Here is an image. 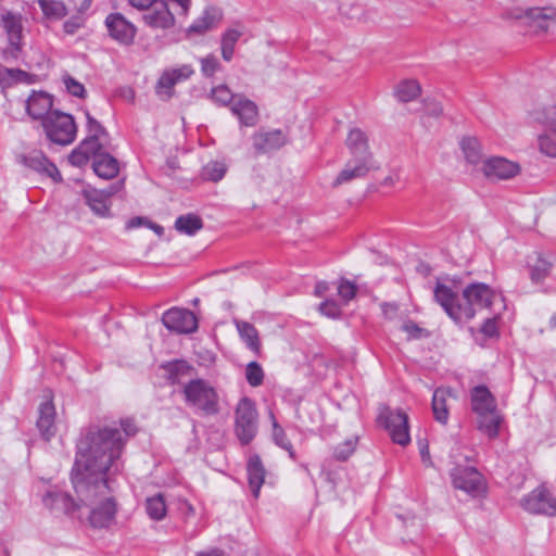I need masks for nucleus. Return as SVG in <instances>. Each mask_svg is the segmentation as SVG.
<instances>
[{"mask_svg":"<svg viewBox=\"0 0 556 556\" xmlns=\"http://www.w3.org/2000/svg\"><path fill=\"white\" fill-rule=\"evenodd\" d=\"M319 311L323 315L337 318L340 315V307L332 300H327L319 305Z\"/></svg>","mask_w":556,"mask_h":556,"instance_id":"3c124183","label":"nucleus"},{"mask_svg":"<svg viewBox=\"0 0 556 556\" xmlns=\"http://www.w3.org/2000/svg\"><path fill=\"white\" fill-rule=\"evenodd\" d=\"M137 432L130 419L116 425H91L77 441L72 483L92 528H109L115 522L117 504L109 485V475L122 468L119 458L126 441Z\"/></svg>","mask_w":556,"mask_h":556,"instance_id":"f257e3e1","label":"nucleus"},{"mask_svg":"<svg viewBox=\"0 0 556 556\" xmlns=\"http://www.w3.org/2000/svg\"><path fill=\"white\" fill-rule=\"evenodd\" d=\"M94 173L104 179H112L118 174V162L108 153L98 154L93 161Z\"/></svg>","mask_w":556,"mask_h":556,"instance_id":"cd10ccee","label":"nucleus"},{"mask_svg":"<svg viewBox=\"0 0 556 556\" xmlns=\"http://www.w3.org/2000/svg\"><path fill=\"white\" fill-rule=\"evenodd\" d=\"M89 159L90 155L85 150H81L80 146H78V148H76L68 156L71 164L75 166H83L87 164Z\"/></svg>","mask_w":556,"mask_h":556,"instance_id":"8fccbe9b","label":"nucleus"},{"mask_svg":"<svg viewBox=\"0 0 556 556\" xmlns=\"http://www.w3.org/2000/svg\"><path fill=\"white\" fill-rule=\"evenodd\" d=\"M18 162L39 174L52 178L53 180H59L61 178L56 166L51 163L41 151L34 150L27 154L20 155Z\"/></svg>","mask_w":556,"mask_h":556,"instance_id":"412c9836","label":"nucleus"},{"mask_svg":"<svg viewBox=\"0 0 556 556\" xmlns=\"http://www.w3.org/2000/svg\"><path fill=\"white\" fill-rule=\"evenodd\" d=\"M453 486L462 490L472 497L480 496L485 490L482 476L473 468L456 466L451 471Z\"/></svg>","mask_w":556,"mask_h":556,"instance_id":"6e6552de","label":"nucleus"},{"mask_svg":"<svg viewBox=\"0 0 556 556\" xmlns=\"http://www.w3.org/2000/svg\"><path fill=\"white\" fill-rule=\"evenodd\" d=\"M471 409L478 417V429L490 439L498 435L502 415L495 397L485 386H476L470 393Z\"/></svg>","mask_w":556,"mask_h":556,"instance_id":"7ed1b4c3","label":"nucleus"},{"mask_svg":"<svg viewBox=\"0 0 556 556\" xmlns=\"http://www.w3.org/2000/svg\"><path fill=\"white\" fill-rule=\"evenodd\" d=\"M521 506L530 514L556 516V498L549 490L539 486L521 500Z\"/></svg>","mask_w":556,"mask_h":556,"instance_id":"9d476101","label":"nucleus"},{"mask_svg":"<svg viewBox=\"0 0 556 556\" xmlns=\"http://www.w3.org/2000/svg\"><path fill=\"white\" fill-rule=\"evenodd\" d=\"M236 98L226 85L216 86L211 90V99L219 105L232 104Z\"/></svg>","mask_w":556,"mask_h":556,"instance_id":"37998d69","label":"nucleus"},{"mask_svg":"<svg viewBox=\"0 0 556 556\" xmlns=\"http://www.w3.org/2000/svg\"><path fill=\"white\" fill-rule=\"evenodd\" d=\"M529 266L531 280L539 283L549 275L553 262L548 257L538 254L534 263H530Z\"/></svg>","mask_w":556,"mask_h":556,"instance_id":"2f4dec72","label":"nucleus"},{"mask_svg":"<svg viewBox=\"0 0 556 556\" xmlns=\"http://www.w3.org/2000/svg\"><path fill=\"white\" fill-rule=\"evenodd\" d=\"M455 401H457V393L452 388L440 387L434 390L432 395V413L438 422L442 425L448 422L450 409Z\"/></svg>","mask_w":556,"mask_h":556,"instance_id":"dca6fc26","label":"nucleus"},{"mask_svg":"<svg viewBox=\"0 0 556 556\" xmlns=\"http://www.w3.org/2000/svg\"><path fill=\"white\" fill-rule=\"evenodd\" d=\"M83 26V20L79 16L67 20L64 25V31L68 35L75 34Z\"/></svg>","mask_w":556,"mask_h":556,"instance_id":"6e6d98bb","label":"nucleus"},{"mask_svg":"<svg viewBox=\"0 0 556 556\" xmlns=\"http://www.w3.org/2000/svg\"><path fill=\"white\" fill-rule=\"evenodd\" d=\"M541 153L548 157H556V130H545L538 137Z\"/></svg>","mask_w":556,"mask_h":556,"instance_id":"58836bf2","label":"nucleus"},{"mask_svg":"<svg viewBox=\"0 0 556 556\" xmlns=\"http://www.w3.org/2000/svg\"><path fill=\"white\" fill-rule=\"evenodd\" d=\"M227 172V166L223 162L212 161L202 168V178L210 181H219Z\"/></svg>","mask_w":556,"mask_h":556,"instance_id":"ea45409f","label":"nucleus"},{"mask_svg":"<svg viewBox=\"0 0 556 556\" xmlns=\"http://www.w3.org/2000/svg\"><path fill=\"white\" fill-rule=\"evenodd\" d=\"M86 118L88 130L87 136L108 146L109 134L105 130V128L97 119H94L88 112H86Z\"/></svg>","mask_w":556,"mask_h":556,"instance_id":"a19ab883","label":"nucleus"},{"mask_svg":"<svg viewBox=\"0 0 556 556\" xmlns=\"http://www.w3.org/2000/svg\"><path fill=\"white\" fill-rule=\"evenodd\" d=\"M42 504L50 510L61 511L68 515L78 513L77 517L83 518L81 505L75 502L68 494L53 489L42 496Z\"/></svg>","mask_w":556,"mask_h":556,"instance_id":"4468645a","label":"nucleus"},{"mask_svg":"<svg viewBox=\"0 0 556 556\" xmlns=\"http://www.w3.org/2000/svg\"><path fill=\"white\" fill-rule=\"evenodd\" d=\"M247 470L250 490L257 497L265 479V469L258 456L250 457Z\"/></svg>","mask_w":556,"mask_h":556,"instance_id":"bb28decb","label":"nucleus"},{"mask_svg":"<svg viewBox=\"0 0 556 556\" xmlns=\"http://www.w3.org/2000/svg\"><path fill=\"white\" fill-rule=\"evenodd\" d=\"M117 190L111 186L105 190L85 189L83 194L91 211L98 216L105 217L110 213V199Z\"/></svg>","mask_w":556,"mask_h":556,"instance_id":"aec40b11","label":"nucleus"},{"mask_svg":"<svg viewBox=\"0 0 556 556\" xmlns=\"http://www.w3.org/2000/svg\"><path fill=\"white\" fill-rule=\"evenodd\" d=\"M402 329H403V331L408 333V336L410 338H415V339L422 337V334L425 332V330L422 328H420L417 324H415L414 321H410V320L403 324Z\"/></svg>","mask_w":556,"mask_h":556,"instance_id":"5fc2aeb1","label":"nucleus"},{"mask_svg":"<svg viewBox=\"0 0 556 556\" xmlns=\"http://www.w3.org/2000/svg\"><path fill=\"white\" fill-rule=\"evenodd\" d=\"M346 146L352 154V156H372L368 151V143L365 134L358 129H352L346 138Z\"/></svg>","mask_w":556,"mask_h":556,"instance_id":"c85d7f7f","label":"nucleus"},{"mask_svg":"<svg viewBox=\"0 0 556 556\" xmlns=\"http://www.w3.org/2000/svg\"><path fill=\"white\" fill-rule=\"evenodd\" d=\"M235 432L241 444H249L257 432V410L254 402L242 397L235 410Z\"/></svg>","mask_w":556,"mask_h":556,"instance_id":"423d86ee","label":"nucleus"},{"mask_svg":"<svg viewBox=\"0 0 556 556\" xmlns=\"http://www.w3.org/2000/svg\"><path fill=\"white\" fill-rule=\"evenodd\" d=\"M54 419L55 408L51 400L41 403L37 427L46 441H49L55 434Z\"/></svg>","mask_w":556,"mask_h":556,"instance_id":"393cba45","label":"nucleus"},{"mask_svg":"<svg viewBox=\"0 0 556 556\" xmlns=\"http://www.w3.org/2000/svg\"><path fill=\"white\" fill-rule=\"evenodd\" d=\"M143 21L152 28L166 29L175 24V15L167 1L156 0L150 9L146 10Z\"/></svg>","mask_w":556,"mask_h":556,"instance_id":"6ab92c4d","label":"nucleus"},{"mask_svg":"<svg viewBox=\"0 0 556 556\" xmlns=\"http://www.w3.org/2000/svg\"><path fill=\"white\" fill-rule=\"evenodd\" d=\"M218 20V12L215 9H206L203 14L189 27V33L203 34L211 29Z\"/></svg>","mask_w":556,"mask_h":556,"instance_id":"c9c22d12","label":"nucleus"},{"mask_svg":"<svg viewBox=\"0 0 556 556\" xmlns=\"http://www.w3.org/2000/svg\"><path fill=\"white\" fill-rule=\"evenodd\" d=\"M194 70L189 64L165 70L156 84V93L163 100H168L174 94L175 85L189 79Z\"/></svg>","mask_w":556,"mask_h":556,"instance_id":"9b49d317","label":"nucleus"},{"mask_svg":"<svg viewBox=\"0 0 556 556\" xmlns=\"http://www.w3.org/2000/svg\"><path fill=\"white\" fill-rule=\"evenodd\" d=\"M222 554H223V552L214 549L210 554L199 553L197 556H222Z\"/></svg>","mask_w":556,"mask_h":556,"instance_id":"69168bd1","label":"nucleus"},{"mask_svg":"<svg viewBox=\"0 0 556 556\" xmlns=\"http://www.w3.org/2000/svg\"><path fill=\"white\" fill-rule=\"evenodd\" d=\"M533 121L545 130H556V105H546L532 113Z\"/></svg>","mask_w":556,"mask_h":556,"instance_id":"f704fd0d","label":"nucleus"},{"mask_svg":"<svg viewBox=\"0 0 556 556\" xmlns=\"http://www.w3.org/2000/svg\"><path fill=\"white\" fill-rule=\"evenodd\" d=\"M528 17L532 22V25L540 30L548 31L556 28V9H531L528 11Z\"/></svg>","mask_w":556,"mask_h":556,"instance_id":"a878e982","label":"nucleus"},{"mask_svg":"<svg viewBox=\"0 0 556 556\" xmlns=\"http://www.w3.org/2000/svg\"><path fill=\"white\" fill-rule=\"evenodd\" d=\"M81 150H85L90 156H96L98 154H102L100 151L106 147V144L92 139L90 137H86L83 142L79 144Z\"/></svg>","mask_w":556,"mask_h":556,"instance_id":"de8ad7c7","label":"nucleus"},{"mask_svg":"<svg viewBox=\"0 0 556 556\" xmlns=\"http://www.w3.org/2000/svg\"><path fill=\"white\" fill-rule=\"evenodd\" d=\"M151 228L159 235L163 232V228L160 225H151Z\"/></svg>","mask_w":556,"mask_h":556,"instance_id":"338daca9","label":"nucleus"},{"mask_svg":"<svg viewBox=\"0 0 556 556\" xmlns=\"http://www.w3.org/2000/svg\"><path fill=\"white\" fill-rule=\"evenodd\" d=\"M167 369L173 379V382H175L176 378L174 376L176 374L187 369V365L185 362H174V363L168 364Z\"/></svg>","mask_w":556,"mask_h":556,"instance_id":"bf43d9fd","label":"nucleus"},{"mask_svg":"<svg viewBox=\"0 0 556 556\" xmlns=\"http://www.w3.org/2000/svg\"><path fill=\"white\" fill-rule=\"evenodd\" d=\"M236 327L240 338L245 342L247 346L253 352H258L261 349V342L256 328L252 324L243 320H236Z\"/></svg>","mask_w":556,"mask_h":556,"instance_id":"7c9ffc66","label":"nucleus"},{"mask_svg":"<svg viewBox=\"0 0 556 556\" xmlns=\"http://www.w3.org/2000/svg\"><path fill=\"white\" fill-rule=\"evenodd\" d=\"M201 72L204 76L211 77L220 70V63L214 54H208L200 60Z\"/></svg>","mask_w":556,"mask_h":556,"instance_id":"49530a36","label":"nucleus"},{"mask_svg":"<svg viewBox=\"0 0 556 556\" xmlns=\"http://www.w3.org/2000/svg\"><path fill=\"white\" fill-rule=\"evenodd\" d=\"M1 24L8 35L9 48L4 51L5 59H16L22 48V18L10 11L2 13Z\"/></svg>","mask_w":556,"mask_h":556,"instance_id":"ddd939ff","label":"nucleus"},{"mask_svg":"<svg viewBox=\"0 0 556 556\" xmlns=\"http://www.w3.org/2000/svg\"><path fill=\"white\" fill-rule=\"evenodd\" d=\"M381 307L383 314L389 318H392L397 311V306L395 304L383 303Z\"/></svg>","mask_w":556,"mask_h":556,"instance_id":"680f3d73","label":"nucleus"},{"mask_svg":"<svg viewBox=\"0 0 556 556\" xmlns=\"http://www.w3.org/2000/svg\"><path fill=\"white\" fill-rule=\"evenodd\" d=\"M166 504L162 494L148 497L146 501V511L153 520H162L166 515Z\"/></svg>","mask_w":556,"mask_h":556,"instance_id":"4c0bfd02","label":"nucleus"},{"mask_svg":"<svg viewBox=\"0 0 556 556\" xmlns=\"http://www.w3.org/2000/svg\"><path fill=\"white\" fill-rule=\"evenodd\" d=\"M245 378L251 387H258L263 383L264 371L257 362H250L245 368Z\"/></svg>","mask_w":556,"mask_h":556,"instance_id":"c03bdc74","label":"nucleus"},{"mask_svg":"<svg viewBox=\"0 0 556 556\" xmlns=\"http://www.w3.org/2000/svg\"><path fill=\"white\" fill-rule=\"evenodd\" d=\"M378 421L386 428L394 443L403 446L409 443L408 417L404 412L383 407Z\"/></svg>","mask_w":556,"mask_h":556,"instance_id":"0eeeda50","label":"nucleus"},{"mask_svg":"<svg viewBox=\"0 0 556 556\" xmlns=\"http://www.w3.org/2000/svg\"><path fill=\"white\" fill-rule=\"evenodd\" d=\"M243 35V29L239 27L227 29L222 36L220 50L222 56L226 62L232 60L235 47L241 36Z\"/></svg>","mask_w":556,"mask_h":556,"instance_id":"c756f323","label":"nucleus"},{"mask_svg":"<svg viewBox=\"0 0 556 556\" xmlns=\"http://www.w3.org/2000/svg\"><path fill=\"white\" fill-rule=\"evenodd\" d=\"M48 139L60 146H67L76 138L77 127L72 115L53 111L42 121Z\"/></svg>","mask_w":556,"mask_h":556,"instance_id":"39448f33","label":"nucleus"},{"mask_svg":"<svg viewBox=\"0 0 556 556\" xmlns=\"http://www.w3.org/2000/svg\"><path fill=\"white\" fill-rule=\"evenodd\" d=\"M420 94V86L416 80L401 81L395 88V97L401 102H409Z\"/></svg>","mask_w":556,"mask_h":556,"instance_id":"e433bc0d","label":"nucleus"},{"mask_svg":"<svg viewBox=\"0 0 556 556\" xmlns=\"http://www.w3.org/2000/svg\"><path fill=\"white\" fill-rule=\"evenodd\" d=\"M481 331L488 336V337H493L494 334H496V331H497V328H496V321L494 318H488L482 328H481Z\"/></svg>","mask_w":556,"mask_h":556,"instance_id":"13d9d810","label":"nucleus"},{"mask_svg":"<svg viewBox=\"0 0 556 556\" xmlns=\"http://www.w3.org/2000/svg\"><path fill=\"white\" fill-rule=\"evenodd\" d=\"M187 406L200 416H215L220 412L219 394L207 380L197 378L188 381L182 389Z\"/></svg>","mask_w":556,"mask_h":556,"instance_id":"20e7f679","label":"nucleus"},{"mask_svg":"<svg viewBox=\"0 0 556 556\" xmlns=\"http://www.w3.org/2000/svg\"><path fill=\"white\" fill-rule=\"evenodd\" d=\"M63 81H64V85H65L67 91L72 96L78 97V98H84L86 96V89H85L84 85L80 84L79 81H77L76 79H74L73 77L65 76L63 78Z\"/></svg>","mask_w":556,"mask_h":556,"instance_id":"09e8293b","label":"nucleus"},{"mask_svg":"<svg viewBox=\"0 0 556 556\" xmlns=\"http://www.w3.org/2000/svg\"><path fill=\"white\" fill-rule=\"evenodd\" d=\"M52 108V98L47 92H34L27 100L26 110L35 119H45L50 114Z\"/></svg>","mask_w":556,"mask_h":556,"instance_id":"b1692460","label":"nucleus"},{"mask_svg":"<svg viewBox=\"0 0 556 556\" xmlns=\"http://www.w3.org/2000/svg\"><path fill=\"white\" fill-rule=\"evenodd\" d=\"M230 111L238 117L241 126L253 127L258 122L257 105L243 96H237L230 105Z\"/></svg>","mask_w":556,"mask_h":556,"instance_id":"4be33fe9","label":"nucleus"},{"mask_svg":"<svg viewBox=\"0 0 556 556\" xmlns=\"http://www.w3.org/2000/svg\"><path fill=\"white\" fill-rule=\"evenodd\" d=\"M38 4L45 17L50 21H59L68 13L65 4L59 0H38Z\"/></svg>","mask_w":556,"mask_h":556,"instance_id":"473e14b6","label":"nucleus"},{"mask_svg":"<svg viewBox=\"0 0 556 556\" xmlns=\"http://www.w3.org/2000/svg\"><path fill=\"white\" fill-rule=\"evenodd\" d=\"M375 168L376 165L372 156H352L345 167L337 176L334 185H341L356 178H362Z\"/></svg>","mask_w":556,"mask_h":556,"instance_id":"a211bd4d","label":"nucleus"},{"mask_svg":"<svg viewBox=\"0 0 556 556\" xmlns=\"http://www.w3.org/2000/svg\"><path fill=\"white\" fill-rule=\"evenodd\" d=\"M156 0H128V3L137 10H148Z\"/></svg>","mask_w":556,"mask_h":556,"instance_id":"052dcab7","label":"nucleus"},{"mask_svg":"<svg viewBox=\"0 0 556 556\" xmlns=\"http://www.w3.org/2000/svg\"><path fill=\"white\" fill-rule=\"evenodd\" d=\"M420 455L424 463H428L430 460L429 447L428 444L419 443Z\"/></svg>","mask_w":556,"mask_h":556,"instance_id":"e2e57ef3","label":"nucleus"},{"mask_svg":"<svg viewBox=\"0 0 556 556\" xmlns=\"http://www.w3.org/2000/svg\"><path fill=\"white\" fill-rule=\"evenodd\" d=\"M338 292L342 299L349 301L354 298L356 288L353 283L349 281H342L338 287Z\"/></svg>","mask_w":556,"mask_h":556,"instance_id":"864d4df0","label":"nucleus"},{"mask_svg":"<svg viewBox=\"0 0 556 556\" xmlns=\"http://www.w3.org/2000/svg\"><path fill=\"white\" fill-rule=\"evenodd\" d=\"M356 443L357 440L352 438L336 446L333 452L334 458L338 460H346L354 453Z\"/></svg>","mask_w":556,"mask_h":556,"instance_id":"a18cd8bd","label":"nucleus"},{"mask_svg":"<svg viewBox=\"0 0 556 556\" xmlns=\"http://www.w3.org/2000/svg\"><path fill=\"white\" fill-rule=\"evenodd\" d=\"M163 325L177 333H192L198 329V319L192 312L173 307L162 316Z\"/></svg>","mask_w":556,"mask_h":556,"instance_id":"f8f14e48","label":"nucleus"},{"mask_svg":"<svg viewBox=\"0 0 556 556\" xmlns=\"http://www.w3.org/2000/svg\"><path fill=\"white\" fill-rule=\"evenodd\" d=\"M202 227L203 222L195 214L181 215L175 222L176 230L188 236H193L197 231L202 229Z\"/></svg>","mask_w":556,"mask_h":556,"instance_id":"72a5a7b5","label":"nucleus"},{"mask_svg":"<svg viewBox=\"0 0 556 556\" xmlns=\"http://www.w3.org/2000/svg\"><path fill=\"white\" fill-rule=\"evenodd\" d=\"M551 325L552 327L556 328V314H554L551 318Z\"/></svg>","mask_w":556,"mask_h":556,"instance_id":"774afa93","label":"nucleus"},{"mask_svg":"<svg viewBox=\"0 0 556 556\" xmlns=\"http://www.w3.org/2000/svg\"><path fill=\"white\" fill-rule=\"evenodd\" d=\"M251 139L256 154L269 153L282 148L287 143V136L280 129H260L252 135Z\"/></svg>","mask_w":556,"mask_h":556,"instance_id":"2eb2a0df","label":"nucleus"},{"mask_svg":"<svg viewBox=\"0 0 556 556\" xmlns=\"http://www.w3.org/2000/svg\"><path fill=\"white\" fill-rule=\"evenodd\" d=\"M424 106H425V113L428 116L439 117L443 113V108H442L441 103L434 99H427L425 101Z\"/></svg>","mask_w":556,"mask_h":556,"instance_id":"603ef678","label":"nucleus"},{"mask_svg":"<svg viewBox=\"0 0 556 556\" xmlns=\"http://www.w3.org/2000/svg\"><path fill=\"white\" fill-rule=\"evenodd\" d=\"M273 418V439L275 443L281 448L286 450L292 459L295 458V453L291 442L288 440L283 429L278 425L275 417Z\"/></svg>","mask_w":556,"mask_h":556,"instance_id":"79ce46f5","label":"nucleus"},{"mask_svg":"<svg viewBox=\"0 0 556 556\" xmlns=\"http://www.w3.org/2000/svg\"><path fill=\"white\" fill-rule=\"evenodd\" d=\"M497 298L500 295L481 282L471 283L464 289V303H460L457 294L443 283H437L434 289L435 301L456 323L470 320L478 309L490 307Z\"/></svg>","mask_w":556,"mask_h":556,"instance_id":"f03ea898","label":"nucleus"},{"mask_svg":"<svg viewBox=\"0 0 556 556\" xmlns=\"http://www.w3.org/2000/svg\"><path fill=\"white\" fill-rule=\"evenodd\" d=\"M328 290V285L325 281H319L315 287V294L320 296Z\"/></svg>","mask_w":556,"mask_h":556,"instance_id":"0e129e2a","label":"nucleus"},{"mask_svg":"<svg viewBox=\"0 0 556 556\" xmlns=\"http://www.w3.org/2000/svg\"><path fill=\"white\" fill-rule=\"evenodd\" d=\"M21 75H25V72L21 70H10L2 65H0V80L4 79H15Z\"/></svg>","mask_w":556,"mask_h":556,"instance_id":"4d7b16f0","label":"nucleus"},{"mask_svg":"<svg viewBox=\"0 0 556 556\" xmlns=\"http://www.w3.org/2000/svg\"><path fill=\"white\" fill-rule=\"evenodd\" d=\"M110 36L123 45H129L136 36V27L121 13H112L105 18Z\"/></svg>","mask_w":556,"mask_h":556,"instance_id":"f3484780","label":"nucleus"},{"mask_svg":"<svg viewBox=\"0 0 556 556\" xmlns=\"http://www.w3.org/2000/svg\"><path fill=\"white\" fill-rule=\"evenodd\" d=\"M520 173V165L503 156H489L482 164L480 174L489 181L508 180Z\"/></svg>","mask_w":556,"mask_h":556,"instance_id":"1a4fd4ad","label":"nucleus"},{"mask_svg":"<svg viewBox=\"0 0 556 556\" xmlns=\"http://www.w3.org/2000/svg\"><path fill=\"white\" fill-rule=\"evenodd\" d=\"M460 149L467 164L472 166L473 172L480 173L486 159L482 152L480 141L476 137H465L460 141Z\"/></svg>","mask_w":556,"mask_h":556,"instance_id":"5701e85b","label":"nucleus"}]
</instances>
